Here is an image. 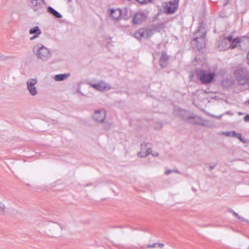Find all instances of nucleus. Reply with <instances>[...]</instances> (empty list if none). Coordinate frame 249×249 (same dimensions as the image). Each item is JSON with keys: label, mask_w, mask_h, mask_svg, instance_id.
<instances>
[{"label": "nucleus", "mask_w": 249, "mask_h": 249, "mask_svg": "<svg viewBox=\"0 0 249 249\" xmlns=\"http://www.w3.org/2000/svg\"><path fill=\"white\" fill-rule=\"evenodd\" d=\"M45 228L49 230L50 234L53 236H58L61 234V227L56 223H49L45 224Z\"/></svg>", "instance_id": "5"}, {"label": "nucleus", "mask_w": 249, "mask_h": 249, "mask_svg": "<svg viewBox=\"0 0 249 249\" xmlns=\"http://www.w3.org/2000/svg\"><path fill=\"white\" fill-rule=\"evenodd\" d=\"M71 76L70 73L57 74L54 76V79L56 81H61L68 78Z\"/></svg>", "instance_id": "15"}, {"label": "nucleus", "mask_w": 249, "mask_h": 249, "mask_svg": "<svg viewBox=\"0 0 249 249\" xmlns=\"http://www.w3.org/2000/svg\"><path fill=\"white\" fill-rule=\"evenodd\" d=\"M152 0H141L142 4H147L152 2Z\"/></svg>", "instance_id": "27"}, {"label": "nucleus", "mask_w": 249, "mask_h": 249, "mask_svg": "<svg viewBox=\"0 0 249 249\" xmlns=\"http://www.w3.org/2000/svg\"><path fill=\"white\" fill-rule=\"evenodd\" d=\"M134 36L137 38L138 40L140 39V32L139 31H137L134 35Z\"/></svg>", "instance_id": "28"}, {"label": "nucleus", "mask_w": 249, "mask_h": 249, "mask_svg": "<svg viewBox=\"0 0 249 249\" xmlns=\"http://www.w3.org/2000/svg\"><path fill=\"white\" fill-rule=\"evenodd\" d=\"M233 213V214L235 216H236L237 217H238L239 216V215H238V213H235V212H233V213Z\"/></svg>", "instance_id": "38"}, {"label": "nucleus", "mask_w": 249, "mask_h": 249, "mask_svg": "<svg viewBox=\"0 0 249 249\" xmlns=\"http://www.w3.org/2000/svg\"><path fill=\"white\" fill-rule=\"evenodd\" d=\"M67 1H69L70 0H67Z\"/></svg>", "instance_id": "46"}, {"label": "nucleus", "mask_w": 249, "mask_h": 249, "mask_svg": "<svg viewBox=\"0 0 249 249\" xmlns=\"http://www.w3.org/2000/svg\"><path fill=\"white\" fill-rule=\"evenodd\" d=\"M106 117V112L104 109L96 110L92 116L94 121L98 123H103Z\"/></svg>", "instance_id": "11"}, {"label": "nucleus", "mask_w": 249, "mask_h": 249, "mask_svg": "<svg viewBox=\"0 0 249 249\" xmlns=\"http://www.w3.org/2000/svg\"><path fill=\"white\" fill-rule=\"evenodd\" d=\"M234 137L238 139L242 142L244 143H246L247 142V140L242 137V135L241 133H236V135Z\"/></svg>", "instance_id": "24"}, {"label": "nucleus", "mask_w": 249, "mask_h": 249, "mask_svg": "<svg viewBox=\"0 0 249 249\" xmlns=\"http://www.w3.org/2000/svg\"><path fill=\"white\" fill-rule=\"evenodd\" d=\"M222 134L227 137H234L236 135V132L234 131H226L222 132Z\"/></svg>", "instance_id": "23"}, {"label": "nucleus", "mask_w": 249, "mask_h": 249, "mask_svg": "<svg viewBox=\"0 0 249 249\" xmlns=\"http://www.w3.org/2000/svg\"><path fill=\"white\" fill-rule=\"evenodd\" d=\"M168 60V56L165 52H162L160 60V64L161 67L164 68L166 66Z\"/></svg>", "instance_id": "13"}, {"label": "nucleus", "mask_w": 249, "mask_h": 249, "mask_svg": "<svg viewBox=\"0 0 249 249\" xmlns=\"http://www.w3.org/2000/svg\"><path fill=\"white\" fill-rule=\"evenodd\" d=\"M238 218L241 221H246L249 224V220H247V219H245L244 217L241 216H239L238 217Z\"/></svg>", "instance_id": "30"}, {"label": "nucleus", "mask_w": 249, "mask_h": 249, "mask_svg": "<svg viewBox=\"0 0 249 249\" xmlns=\"http://www.w3.org/2000/svg\"><path fill=\"white\" fill-rule=\"evenodd\" d=\"M137 1H138V2L140 3V0H136Z\"/></svg>", "instance_id": "44"}, {"label": "nucleus", "mask_w": 249, "mask_h": 249, "mask_svg": "<svg viewBox=\"0 0 249 249\" xmlns=\"http://www.w3.org/2000/svg\"><path fill=\"white\" fill-rule=\"evenodd\" d=\"M243 39H246L245 37H236L233 39H231L230 43V48L233 49L237 47L238 44L240 43Z\"/></svg>", "instance_id": "16"}, {"label": "nucleus", "mask_w": 249, "mask_h": 249, "mask_svg": "<svg viewBox=\"0 0 249 249\" xmlns=\"http://www.w3.org/2000/svg\"><path fill=\"white\" fill-rule=\"evenodd\" d=\"M33 51L36 58L42 61H46L51 57V53L50 50L41 44H37L34 46Z\"/></svg>", "instance_id": "1"}, {"label": "nucleus", "mask_w": 249, "mask_h": 249, "mask_svg": "<svg viewBox=\"0 0 249 249\" xmlns=\"http://www.w3.org/2000/svg\"><path fill=\"white\" fill-rule=\"evenodd\" d=\"M233 213V214L235 216H236L237 217H238L239 216V215H238V213H235V212H233V213Z\"/></svg>", "instance_id": "37"}, {"label": "nucleus", "mask_w": 249, "mask_h": 249, "mask_svg": "<svg viewBox=\"0 0 249 249\" xmlns=\"http://www.w3.org/2000/svg\"><path fill=\"white\" fill-rule=\"evenodd\" d=\"M208 114L209 116H211L212 117L215 118L219 119H221V117L224 115V114H221V115H219V116H216V115H213V114H211V113H208Z\"/></svg>", "instance_id": "29"}, {"label": "nucleus", "mask_w": 249, "mask_h": 249, "mask_svg": "<svg viewBox=\"0 0 249 249\" xmlns=\"http://www.w3.org/2000/svg\"><path fill=\"white\" fill-rule=\"evenodd\" d=\"M244 121L246 122H249V114H248L244 117Z\"/></svg>", "instance_id": "34"}, {"label": "nucleus", "mask_w": 249, "mask_h": 249, "mask_svg": "<svg viewBox=\"0 0 249 249\" xmlns=\"http://www.w3.org/2000/svg\"><path fill=\"white\" fill-rule=\"evenodd\" d=\"M30 7L34 11L41 13L44 9V0H27Z\"/></svg>", "instance_id": "6"}, {"label": "nucleus", "mask_w": 249, "mask_h": 249, "mask_svg": "<svg viewBox=\"0 0 249 249\" xmlns=\"http://www.w3.org/2000/svg\"><path fill=\"white\" fill-rule=\"evenodd\" d=\"M232 36H228L225 38H220L217 43V48L219 51H225L230 48Z\"/></svg>", "instance_id": "8"}, {"label": "nucleus", "mask_w": 249, "mask_h": 249, "mask_svg": "<svg viewBox=\"0 0 249 249\" xmlns=\"http://www.w3.org/2000/svg\"><path fill=\"white\" fill-rule=\"evenodd\" d=\"M201 125L209 128H214L215 127V124L213 122L203 119V121H201Z\"/></svg>", "instance_id": "19"}, {"label": "nucleus", "mask_w": 249, "mask_h": 249, "mask_svg": "<svg viewBox=\"0 0 249 249\" xmlns=\"http://www.w3.org/2000/svg\"><path fill=\"white\" fill-rule=\"evenodd\" d=\"M194 119L195 123L201 125V121L203 120V118L196 116L194 117Z\"/></svg>", "instance_id": "25"}, {"label": "nucleus", "mask_w": 249, "mask_h": 249, "mask_svg": "<svg viewBox=\"0 0 249 249\" xmlns=\"http://www.w3.org/2000/svg\"><path fill=\"white\" fill-rule=\"evenodd\" d=\"M0 58L1 59H4V55L0 53Z\"/></svg>", "instance_id": "39"}, {"label": "nucleus", "mask_w": 249, "mask_h": 249, "mask_svg": "<svg viewBox=\"0 0 249 249\" xmlns=\"http://www.w3.org/2000/svg\"><path fill=\"white\" fill-rule=\"evenodd\" d=\"M141 19H142V15L141 14Z\"/></svg>", "instance_id": "45"}, {"label": "nucleus", "mask_w": 249, "mask_h": 249, "mask_svg": "<svg viewBox=\"0 0 249 249\" xmlns=\"http://www.w3.org/2000/svg\"><path fill=\"white\" fill-rule=\"evenodd\" d=\"M174 172H175V173H179V172L177 170H166L165 172H164V174L166 175H169L170 174L172 173H174Z\"/></svg>", "instance_id": "26"}, {"label": "nucleus", "mask_w": 249, "mask_h": 249, "mask_svg": "<svg viewBox=\"0 0 249 249\" xmlns=\"http://www.w3.org/2000/svg\"><path fill=\"white\" fill-rule=\"evenodd\" d=\"M206 31L202 26H199L198 30L194 36L193 43L196 44L198 49L205 47Z\"/></svg>", "instance_id": "2"}, {"label": "nucleus", "mask_w": 249, "mask_h": 249, "mask_svg": "<svg viewBox=\"0 0 249 249\" xmlns=\"http://www.w3.org/2000/svg\"><path fill=\"white\" fill-rule=\"evenodd\" d=\"M110 16L114 19H118L121 15V11L119 9H111L110 10Z\"/></svg>", "instance_id": "17"}, {"label": "nucleus", "mask_w": 249, "mask_h": 249, "mask_svg": "<svg viewBox=\"0 0 249 249\" xmlns=\"http://www.w3.org/2000/svg\"><path fill=\"white\" fill-rule=\"evenodd\" d=\"M160 127H161V126L160 125L159 128L156 127V129H160Z\"/></svg>", "instance_id": "43"}, {"label": "nucleus", "mask_w": 249, "mask_h": 249, "mask_svg": "<svg viewBox=\"0 0 249 249\" xmlns=\"http://www.w3.org/2000/svg\"><path fill=\"white\" fill-rule=\"evenodd\" d=\"M133 23L136 25L140 23V13L138 12L134 16L133 18Z\"/></svg>", "instance_id": "21"}, {"label": "nucleus", "mask_w": 249, "mask_h": 249, "mask_svg": "<svg viewBox=\"0 0 249 249\" xmlns=\"http://www.w3.org/2000/svg\"><path fill=\"white\" fill-rule=\"evenodd\" d=\"M38 35H37V34H35L34 36H33L32 37H31L30 38V39L31 40H33V39L36 38L37 37H38Z\"/></svg>", "instance_id": "35"}, {"label": "nucleus", "mask_w": 249, "mask_h": 249, "mask_svg": "<svg viewBox=\"0 0 249 249\" xmlns=\"http://www.w3.org/2000/svg\"><path fill=\"white\" fill-rule=\"evenodd\" d=\"M152 145L150 143L147 142L141 144V157H145L149 154L153 157H158L159 153L157 152H152L151 150Z\"/></svg>", "instance_id": "7"}, {"label": "nucleus", "mask_w": 249, "mask_h": 249, "mask_svg": "<svg viewBox=\"0 0 249 249\" xmlns=\"http://www.w3.org/2000/svg\"><path fill=\"white\" fill-rule=\"evenodd\" d=\"M224 114H227V115H233V113L231 112L230 111H227Z\"/></svg>", "instance_id": "36"}, {"label": "nucleus", "mask_w": 249, "mask_h": 249, "mask_svg": "<svg viewBox=\"0 0 249 249\" xmlns=\"http://www.w3.org/2000/svg\"><path fill=\"white\" fill-rule=\"evenodd\" d=\"M178 7V2L176 0L170 1L165 4L164 7L165 12L167 14L174 13Z\"/></svg>", "instance_id": "12"}, {"label": "nucleus", "mask_w": 249, "mask_h": 249, "mask_svg": "<svg viewBox=\"0 0 249 249\" xmlns=\"http://www.w3.org/2000/svg\"><path fill=\"white\" fill-rule=\"evenodd\" d=\"M204 94V92L203 91H197L196 93H195V95H194V99L196 98V95H199L200 94Z\"/></svg>", "instance_id": "33"}, {"label": "nucleus", "mask_w": 249, "mask_h": 249, "mask_svg": "<svg viewBox=\"0 0 249 249\" xmlns=\"http://www.w3.org/2000/svg\"><path fill=\"white\" fill-rule=\"evenodd\" d=\"M47 12L57 18H60L62 17L61 14L50 6L48 7Z\"/></svg>", "instance_id": "18"}, {"label": "nucleus", "mask_w": 249, "mask_h": 249, "mask_svg": "<svg viewBox=\"0 0 249 249\" xmlns=\"http://www.w3.org/2000/svg\"><path fill=\"white\" fill-rule=\"evenodd\" d=\"M164 246V245L160 243H155L152 244L148 245V247L151 248H160L162 249Z\"/></svg>", "instance_id": "22"}, {"label": "nucleus", "mask_w": 249, "mask_h": 249, "mask_svg": "<svg viewBox=\"0 0 249 249\" xmlns=\"http://www.w3.org/2000/svg\"><path fill=\"white\" fill-rule=\"evenodd\" d=\"M246 103L249 105V100L246 102Z\"/></svg>", "instance_id": "42"}, {"label": "nucleus", "mask_w": 249, "mask_h": 249, "mask_svg": "<svg viewBox=\"0 0 249 249\" xmlns=\"http://www.w3.org/2000/svg\"><path fill=\"white\" fill-rule=\"evenodd\" d=\"M5 205L3 204H0V211H2L3 213L5 210Z\"/></svg>", "instance_id": "32"}, {"label": "nucleus", "mask_w": 249, "mask_h": 249, "mask_svg": "<svg viewBox=\"0 0 249 249\" xmlns=\"http://www.w3.org/2000/svg\"><path fill=\"white\" fill-rule=\"evenodd\" d=\"M153 30L151 28L143 29L141 32V37L148 38L153 34Z\"/></svg>", "instance_id": "14"}, {"label": "nucleus", "mask_w": 249, "mask_h": 249, "mask_svg": "<svg viewBox=\"0 0 249 249\" xmlns=\"http://www.w3.org/2000/svg\"><path fill=\"white\" fill-rule=\"evenodd\" d=\"M238 83L241 85H245L249 82V71L246 69H238L234 72Z\"/></svg>", "instance_id": "3"}, {"label": "nucleus", "mask_w": 249, "mask_h": 249, "mask_svg": "<svg viewBox=\"0 0 249 249\" xmlns=\"http://www.w3.org/2000/svg\"><path fill=\"white\" fill-rule=\"evenodd\" d=\"M197 78L202 84H207L212 82L215 77L214 72H209L206 71L200 70L197 71Z\"/></svg>", "instance_id": "4"}, {"label": "nucleus", "mask_w": 249, "mask_h": 249, "mask_svg": "<svg viewBox=\"0 0 249 249\" xmlns=\"http://www.w3.org/2000/svg\"><path fill=\"white\" fill-rule=\"evenodd\" d=\"M238 218L241 221H246L249 224V220H247V219H245L244 217L241 216H239L238 217Z\"/></svg>", "instance_id": "31"}, {"label": "nucleus", "mask_w": 249, "mask_h": 249, "mask_svg": "<svg viewBox=\"0 0 249 249\" xmlns=\"http://www.w3.org/2000/svg\"><path fill=\"white\" fill-rule=\"evenodd\" d=\"M89 84L94 89L103 91L104 90H108L111 89V87L108 84L106 83L104 81H100L96 84L89 83Z\"/></svg>", "instance_id": "10"}, {"label": "nucleus", "mask_w": 249, "mask_h": 249, "mask_svg": "<svg viewBox=\"0 0 249 249\" xmlns=\"http://www.w3.org/2000/svg\"><path fill=\"white\" fill-rule=\"evenodd\" d=\"M226 82H228V80H224V81H223V85L226 86V85H225V83Z\"/></svg>", "instance_id": "40"}, {"label": "nucleus", "mask_w": 249, "mask_h": 249, "mask_svg": "<svg viewBox=\"0 0 249 249\" xmlns=\"http://www.w3.org/2000/svg\"><path fill=\"white\" fill-rule=\"evenodd\" d=\"M37 81L36 79L30 78L27 81V89L29 93L33 96H35L38 94V91L36 85Z\"/></svg>", "instance_id": "9"}, {"label": "nucleus", "mask_w": 249, "mask_h": 249, "mask_svg": "<svg viewBox=\"0 0 249 249\" xmlns=\"http://www.w3.org/2000/svg\"><path fill=\"white\" fill-rule=\"evenodd\" d=\"M29 33H30V34H31V35H33V34L40 35L41 34V31L38 26H35V27L31 28L29 30Z\"/></svg>", "instance_id": "20"}, {"label": "nucleus", "mask_w": 249, "mask_h": 249, "mask_svg": "<svg viewBox=\"0 0 249 249\" xmlns=\"http://www.w3.org/2000/svg\"><path fill=\"white\" fill-rule=\"evenodd\" d=\"M214 168V166H211L210 167V169H211V170L213 169Z\"/></svg>", "instance_id": "41"}]
</instances>
